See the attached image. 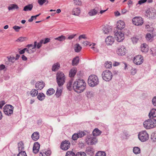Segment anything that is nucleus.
Returning a JSON list of instances; mask_svg holds the SVG:
<instances>
[{
    "instance_id": "nucleus-3",
    "label": "nucleus",
    "mask_w": 156,
    "mask_h": 156,
    "mask_svg": "<svg viewBox=\"0 0 156 156\" xmlns=\"http://www.w3.org/2000/svg\"><path fill=\"white\" fill-rule=\"evenodd\" d=\"M143 125L147 129L155 128L156 127V119L153 118L148 119L144 122Z\"/></svg>"
},
{
    "instance_id": "nucleus-51",
    "label": "nucleus",
    "mask_w": 156,
    "mask_h": 156,
    "mask_svg": "<svg viewBox=\"0 0 156 156\" xmlns=\"http://www.w3.org/2000/svg\"><path fill=\"white\" fill-rule=\"evenodd\" d=\"M22 27H20L17 26H15L13 27V28L16 31L18 32L19 31V30Z\"/></svg>"
},
{
    "instance_id": "nucleus-54",
    "label": "nucleus",
    "mask_w": 156,
    "mask_h": 156,
    "mask_svg": "<svg viewBox=\"0 0 156 156\" xmlns=\"http://www.w3.org/2000/svg\"><path fill=\"white\" fill-rule=\"evenodd\" d=\"M26 39V37H19L17 40H16V41H19L20 42L23 41L25 40V39Z\"/></svg>"
},
{
    "instance_id": "nucleus-13",
    "label": "nucleus",
    "mask_w": 156,
    "mask_h": 156,
    "mask_svg": "<svg viewBox=\"0 0 156 156\" xmlns=\"http://www.w3.org/2000/svg\"><path fill=\"white\" fill-rule=\"evenodd\" d=\"M18 146L19 151L20 152L17 154V156H27L26 152L25 151H22L24 148L23 144L22 143H19Z\"/></svg>"
},
{
    "instance_id": "nucleus-58",
    "label": "nucleus",
    "mask_w": 156,
    "mask_h": 156,
    "mask_svg": "<svg viewBox=\"0 0 156 156\" xmlns=\"http://www.w3.org/2000/svg\"><path fill=\"white\" fill-rule=\"evenodd\" d=\"M143 46L142 47L141 50L143 52H147V48L146 49V48L145 46L146 44H143Z\"/></svg>"
},
{
    "instance_id": "nucleus-49",
    "label": "nucleus",
    "mask_w": 156,
    "mask_h": 156,
    "mask_svg": "<svg viewBox=\"0 0 156 156\" xmlns=\"http://www.w3.org/2000/svg\"><path fill=\"white\" fill-rule=\"evenodd\" d=\"M86 154L83 152H77L75 156H86Z\"/></svg>"
},
{
    "instance_id": "nucleus-4",
    "label": "nucleus",
    "mask_w": 156,
    "mask_h": 156,
    "mask_svg": "<svg viewBox=\"0 0 156 156\" xmlns=\"http://www.w3.org/2000/svg\"><path fill=\"white\" fill-rule=\"evenodd\" d=\"M56 81L59 87L62 86L65 83V77L62 72L58 71L56 74Z\"/></svg>"
},
{
    "instance_id": "nucleus-56",
    "label": "nucleus",
    "mask_w": 156,
    "mask_h": 156,
    "mask_svg": "<svg viewBox=\"0 0 156 156\" xmlns=\"http://www.w3.org/2000/svg\"><path fill=\"white\" fill-rule=\"evenodd\" d=\"M47 0H38V3L40 5H42Z\"/></svg>"
},
{
    "instance_id": "nucleus-37",
    "label": "nucleus",
    "mask_w": 156,
    "mask_h": 156,
    "mask_svg": "<svg viewBox=\"0 0 156 156\" xmlns=\"http://www.w3.org/2000/svg\"><path fill=\"white\" fill-rule=\"evenodd\" d=\"M55 92V90L53 88H51L48 90L46 92L48 95H51L53 94Z\"/></svg>"
},
{
    "instance_id": "nucleus-23",
    "label": "nucleus",
    "mask_w": 156,
    "mask_h": 156,
    "mask_svg": "<svg viewBox=\"0 0 156 156\" xmlns=\"http://www.w3.org/2000/svg\"><path fill=\"white\" fill-rule=\"evenodd\" d=\"M31 137L34 141L37 140L39 137V133L37 132H34L32 135Z\"/></svg>"
},
{
    "instance_id": "nucleus-53",
    "label": "nucleus",
    "mask_w": 156,
    "mask_h": 156,
    "mask_svg": "<svg viewBox=\"0 0 156 156\" xmlns=\"http://www.w3.org/2000/svg\"><path fill=\"white\" fill-rule=\"evenodd\" d=\"M74 3L75 5H80L81 4L82 2L80 0H73Z\"/></svg>"
},
{
    "instance_id": "nucleus-34",
    "label": "nucleus",
    "mask_w": 156,
    "mask_h": 156,
    "mask_svg": "<svg viewBox=\"0 0 156 156\" xmlns=\"http://www.w3.org/2000/svg\"><path fill=\"white\" fill-rule=\"evenodd\" d=\"M80 12V9L79 8L74 9L73 11V15L78 16Z\"/></svg>"
},
{
    "instance_id": "nucleus-38",
    "label": "nucleus",
    "mask_w": 156,
    "mask_h": 156,
    "mask_svg": "<svg viewBox=\"0 0 156 156\" xmlns=\"http://www.w3.org/2000/svg\"><path fill=\"white\" fill-rule=\"evenodd\" d=\"M81 47L79 44H76L75 48V52H79L81 50Z\"/></svg>"
},
{
    "instance_id": "nucleus-16",
    "label": "nucleus",
    "mask_w": 156,
    "mask_h": 156,
    "mask_svg": "<svg viewBox=\"0 0 156 156\" xmlns=\"http://www.w3.org/2000/svg\"><path fill=\"white\" fill-rule=\"evenodd\" d=\"M45 86V83L42 81L37 82L35 84V87L38 90H41Z\"/></svg>"
},
{
    "instance_id": "nucleus-50",
    "label": "nucleus",
    "mask_w": 156,
    "mask_h": 156,
    "mask_svg": "<svg viewBox=\"0 0 156 156\" xmlns=\"http://www.w3.org/2000/svg\"><path fill=\"white\" fill-rule=\"evenodd\" d=\"M62 92V90L61 89H57L55 93V95L57 97H59L61 95Z\"/></svg>"
},
{
    "instance_id": "nucleus-1",
    "label": "nucleus",
    "mask_w": 156,
    "mask_h": 156,
    "mask_svg": "<svg viewBox=\"0 0 156 156\" xmlns=\"http://www.w3.org/2000/svg\"><path fill=\"white\" fill-rule=\"evenodd\" d=\"M74 90L78 93L83 92L86 88V83L83 79H76L73 85Z\"/></svg>"
},
{
    "instance_id": "nucleus-10",
    "label": "nucleus",
    "mask_w": 156,
    "mask_h": 156,
    "mask_svg": "<svg viewBox=\"0 0 156 156\" xmlns=\"http://www.w3.org/2000/svg\"><path fill=\"white\" fill-rule=\"evenodd\" d=\"M132 22L134 24L139 26L141 25L144 23L142 18L140 17H135L132 20Z\"/></svg>"
},
{
    "instance_id": "nucleus-31",
    "label": "nucleus",
    "mask_w": 156,
    "mask_h": 156,
    "mask_svg": "<svg viewBox=\"0 0 156 156\" xmlns=\"http://www.w3.org/2000/svg\"><path fill=\"white\" fill-rule=\"evenodd\" d=\"M19 8L18 6L16 4H11L8 7V9L9 11L14 9H18Z\"/></svg>"
},
{
    "instance_id": "nucleus-9",
    "label": "nucleus",
    "mask_w": 156,
    "mask_h": 156,
    "mask_svg": "<svg viewBox=\"0 0 156 156\" xmlns=\"http://www.w3.org/2000/svg\"><path fill=\"white\" fill-rule=\"evenodd\" d=\"M117 31L115 34V37L118 42H121L124 39V34L121 30H117Z\"/></svg>"
},
{
    "instance_id": "nucleus-22",
    "label": "nucleus",
    "mask_w": 156,
    "mask_h": 156,
    "mask_svg": "<svg viewBox=\"0 0 156 156\" xmlns=\"http://www.w3.org/2000/svg\"><path fill=\"white\" fill-rule=\"evenodd\" d=\"M77 72L76 69V68H73L69 71V75L70 77H73L76 75Z\"/></svg>"
},
{
    "instance_id": "nucleus-25",
    "label": "nucleus",
    "mask_w": 156,
    "mask_h": 156,
    "mask_svg": "<svg viewBox=\"0 0 156 156\" xmlns=\"http://www.w3.org/2000/svg\"><path fill=\"white\" fill-rule=\"evenodd\" d=\"M60 68V64L59 63L57 62L54 64L52 67V70L53 71H57Z\"/></svg>"
},
{
    "instance_id": "nucleus-5",
    "label": "nucleus",
    "mask_w": 156,
    "mask_h": 156,
    "mask_svg": "<svg viewBox=\"0 0 156 156\" xmlns=\"http://www.w3.org/2000/svg\"><path fill=\"white\" fill-rule=\"evenodd\" d=\"M101 75L103 79L106 81L111 80L112 77V72L108 70H106L103 71Z\"/></svg>"
},
{
    "instance_id": "nucleus-42",
    "label": "nucleus",
    "mask_w": 156,
    "mask_h": 156,
    "mask_svg": "<svg viewBox=\"0 0 156 156\" xmlns=\"http://www.w3.org/2000/svg\"><path fill=\"white\" fill-rule=\"evenodd\" d=\"M73 80L72 79L70 80L67 85V87L68 89L70 90L72 89V83Z\"/></svg>"
},
{
    "instance_id": "nucleus-15",
    "label": "nucleus",
    "mask_w": 156,
    "mask_h": 156,
    "mask_svg": "<svg viewBox=\"0 0 156 156\" xmlns=\"http://www.w3.org/2000/svg\"><path fill=\"white\" fill-rule=\"evenodd\" d=\"M126 49L124 46L119 47L116 50L117 53L119 55H124L126 54Z\"/></svg>"
},
{
    "instance_id": "nucleus-44",
    "label": "nucleus",
    "mask_w": 156,
    "mask_h": 156,
    "mask_svg": "<svg viewBox=\"0 0 156 156\" xmlns=\"http://www.w3.org/2000/svg\"><path fill=\"white\" fill-rule=\"evenodd\" d=\"M104 65L106 69H109L112 67V62H107L105 63Z\"/></svg>"
},
{
    "instance_id": "nucleus-2",
    "label": "nucleus",
    "mask_w": 156,
    "mask_h": 156,
    "mask_svg": "<svg viewBox=\"0 0 156 156\" xmlns=\"http://www.w3.org/2000/svg\"><path fill=\"white\" fill-rule=\"evenodd\" d=\"M88 83L89 86L93 87L99 84V80L98 77L95 75H91L88 79Z\"/></svg>"
},
{
    "instance_id": "nucleus-29",
    "label": "nucleus",
    "mask_w": 156,
    "mask_h": 156,
    "mask_svg": "<svg viewBox=\"0 0 156 156\" xmlns=\"http://www.w3.org/2000/svg\"><path fill=\"white\" fill-rule=\"evenodd\" d=\"M111 30V27L108 26L107 27H105L103 29V32L106 34H108Z\"/></svg>"
},
{
    "instance_id": "nucleus-47",
    "label": "nucleus",
    "mask_w": 156,
    "mask_h": 156,
    "mask_svg": "<svg viewBox=\"0 0 156 156\" xmlns=\"http://www.w3.org/2000/svg\"><path fill=\"white\" fill-rule=\"evenodd\" d=\"M75 154L73 152L71 151H68L66 154V156H75Z\"/></svg>"
},
{
    "instance_id": "nucleus-46",
    "label": "nucleus",
    "mask_w": 156,
    "mask_h": 156,
    "mask_svg": "<svg viewBox=\"0 0 156 156\" xmlns=\"http://www.w3.org/2000/svg\"><path fill=\"white\" fill-rule=\"evenodd\" d=\"M77 134L79 138H81L86 135L85 132L82 131L79 132Z\"/></svg>"
},
{
    "instance_id": "nucleus-62",
    "label": "nucleus",
    "mask_w": 156,
    "mask_h": 156,
    "mask_svg": "<svg viewBox=\"0 0 156 156\" xmlns=\"http://www.w3.org/2000/svg\"><path fill=\"white\" fill-rule=\"evenodd\" d=\"M147 0H140L138 1V3L136 4V5H137L138 4L141 5L142 4L146 2Z\"/></svg>"
},
{
    "instance_id": "nucleus-20",
    "label": "nucleus",
    "mask_w": 156,
    "mask_h": 156,
    "mask_svg": "<svg viewBox=\"0 0 156 156\" xmlns=\"http://www.w3.org/2000/svg\"><path fill=\"white\" fill-rule=\"evenodd\" d=\"M43 44V39L41 40L37 44V42L35 41L34 43L33 48H32V49L35 48L36 47L37 49H39L42 46Z\"/></svg>"
},
{
    "instance_id": "nucleus-18",
    "label": "nucleus",
    "mask_w": 156,
    "mask_h": 156,
    "mask_svg": "<svg viewBox=\"0 0 156 156\" xmlns=\"http://www.w3.org/2000/svg\"><path fill=\"white\" fill-rule=\"evenodd\" d=\"M125 27L124 23L122 21L120 20L117 23L116 28V30H121L123 29Z\"/></svg>"
},
{
    "instance_id": "nucleus-57",
    "label": "nucleus",
    "mask_w": 156,
    "mask_h": 156,
    "mask_svg": "<svg viewBox=\"0 0 156 156\" xmlns=\"http://www.w3.org/2000/svg\"><path fill=\"white\" fill-rule=\"evenodd\" d=\"M152 37L151 34H147L146 36V39L148 40H150Z\"/></svg>"
},
{
    "instance_id": "nucleus-45",
    "label": "nucleus",
    "mask_w": 156,
    "mask_h": 156,
    "mask_svg": "<svg viewBox=\"0 0 156 156\" xmlns=\"http://www.w3.org/2000/svg\"><path fill=\"white\" fill-rule=\"evenodd\" d=\"M96 156H106V153L103 151H98L96 153Z\"/></svg>"
},
{
    "instance_id": "nucleus-52",
    "label": "nucleus",
    "mask_w": 156,
    "mask_h": 156,
    "mask_svg": "<svg viewBox=\"0 0 156 156\" xmlns=\"http://www.w3.org/2000/svg\"><path fill=\"white\" fill-rule=\"evenodd\" d=\"M79 138L77 133H74L72 136V139L73 140H76L78 138Z\"/></svg>"
},
{
    "instance_id": "nucleus-28",
    "label": "nucleus",
    "mask_w": 156,
    "mask_h": 156,
    "mask_svg": "<svg viewBox=\"0 0 156 156\" xmlns=\"http://www.w3.org/2000/svg\"><path fill=\"white\" fill-rule=\"evenodd\" d=\"M96 8L91 10L88 12V14L90 16L95 15L98 12V10L96 9Z\"/></svg>"
},
{
    "instance_id": "nucleus-6",
    "label": "nucleus",
    "mask_w": 156,
    "mask_h": 156,
    "mask_svg": "<svg viewBox=\"0 0 156 156\" xmlns=\"http://www.w3.org/2000/svg\"><path fill=\"white\" fill-rule=\"evenodd\" d=\"M86 142L88 145L95 144L97 142V139L92 135H88L85 140Z\"/></svg>"
},
{
    "instance_id": "nucleus-41",
    "label": "nucleus",
    "mask_w": 156,
    "mask_h": 156,
    "mask_svg": "<svg viewBox=\"0 0 156 156\" xmlns=\"http://www.w3.org/2000/svg\"><path fill=\"white\" fill-rule=\"evenodd\" d=\"M133 153L135 154H137L140 153V148L138 147H135L133 149Z\"/></svg>"
},
{
    "instance_id": "nucleus-19",
    "label": "nucleus",
    "mask_w": 156,
    "mask_h": 156,
    "mask_svg": "<svg viewBox=\"0 0 156 156\" xmlns=\"http://www.w3.org/2000/svg\"><path fill=\"white\" fill-rule=\"evenodd\" d=\"M40 147V145L38 142L35 143L33 148V152L35 154L37 153L39 151Z\"/></svg>"
},
{
    "instance_id": "nucleus-12",
    "label": "nucleus",
    "mask_w": 156,
    "mask_h": 156,
    "mask_svg": "<svg viewBox=\"0 0 156 156\" xmlns=\"http://www.w3.org/2000/svg\"><path fill=\"white\" fill-rule=\"evenodd\" d=\"M143 58L141 55H137L133 58V62L136 65L141 64L143 61Z\"/></svg>"
},
{
    "instance_id": "nucleus-21",
    "label": "nucleus",
    "mask_w": 156,
    "mask_h": 156,
    "mask_svg": "<svg viewBox=\"0 0 156 156\" xmlns=\"http://www.w3.org/2000/svg\"><path fill=\"white\" fill-rule=\"evenodd\" d=\"M149 118L152 119L156 117V109L153 108L151 109L148 115Z\"/></svg>"
},
{
    "instance_id": "nucleus-7",
    "label": "nucleus",
    "mask_w": 156,
    "mask_h": 156,
    "mask_svg": "<svg viewBox=\"0 0 156 156\" xmlns=\"http://www.w3.org/2000/svg\"><path fill=\"white\" fill-rule=\"evenodd\" d=\"M14 107L11 105H6L3 108L5 114L8 116H10L13 113Z\"/></svg>"
},
{
    "instance_id": "nucleus-36",
    "label": "nucleus",
    "mask_w": 156,
    "mask_h": 156,
    "mask_svg": "<svg viewBox=\"0 0 156 156\" xmlns=\"http://www.w3.org/2000/svg\"><path fill=\"white\" fill-rule=\"evenodd\" d=\"M151 139L153 142H156V131L151 134Z\"/></svg>"
},
{
    "instance_id": "nucleus-27",
    "label": "nucleus",
    "mask_w": 156,
    "mask_h": 156,
    "mask_svg": "<svg viewBox=\"0 0 156 156\" xmlns=\"http://www.w3.org/2000/svg\"><path fill=\"white\" fill-rule=\"evenodd\" d=\"M79 58L78 56H76L73 58L72 61V65L73 66H76L79 63Z\"/></svg>"
},
{
    "instance_id": "nucleus-30",
    "label": "nucleus",
    "mask_w": 156,
    "mask_h": 156,
    "mask_svg": "<svg viewBox=\"0 0 156 156\" xmlns=\"http://www.w3.org/2000/svg\"><path fill=\"white\" fill-rule=\"evenodd\" d=\"M33 7V5L32 4H30L27 5L24 7L23 10L25 11H31Z\"/></svg>"
},
{
    "instance_id": "nucleus-33",
    "label": "nucleus",
    "mask_w": 156,
    "mask_h": 156,
    "mask_svg": "<svg viewBox=\"0 0 156 156\" xmlns=\"http://www.w3.org/2000/svg\"><path fill=\"white\" fill-rule=\"evenodd\" d=\"M37 95V99L41 101H43L45 98V95L42 93H39Z\"/></svg>"
},
{
    "instance_id": "nucleus-48",
    "label": "nucleus",
    "mask_w": 156,
    "mask_h": 156,
    "mask_svg": "<svg viewBox=\"0 0 156 156\" xmlns=\"http://www.w3.org/2000/svg\"><path fill=\"white\" fill-rule=\"evenodd\" d=\"M93 94V93L92 91L87 90L86 91V95L87 97L92 96Z\"/></svg>"
},
{
    "instance_id": "nucleus-61",
    "label": "nucleus",
    "mask_w": 156,
    "mask_h": 156,
    "mask_svg": "<svg viewBox=\"0 0 156 156\" xmlns=\"http://www.w3.org/2000/svg\"><path fill=\"white\" fill-rule=\"evenodd\" d=\"M132 41L133 43H136L138 41V39L135 37H133L132 38Z\"/></svg>"
},
{
    "instance_id": "nucleus-55",
    "label": "nucleus",
    "mask_w": 156,
    "mask_h": 156,
    "mask_svg": "<svg viewBox=\"0 0 156 156\" xmlns=\"http://www.w3.org/2000/svg\"><path fill=\"white\" fill-rule=\"evenodd\" d=\"M50 39L49 38H45V40L43 39V43L44 44H45L50 41Z\"/></svg>"
},
{
    "instance_id": "nucleus-63",
    "label": "nucleus",
    "mask_w": 156,
    "mask_h": 156,
    "mask_svg": "<svg viewBox=\"0 0 156 156\" xmlns=\"http://www.w3.org/2000/svg\"><path fill=\"white\" fill-rule=\"evenodd\" d=\"M81 38H83L84 39H87V37L85 36V34H82L80 35L79 37V40H80Z\"/></svg>"
},
{
    "instance_id": "nucleus-32",
    "label": "nucleus",
    "mask_w": 156,
    "mask_h": 156,
    "mask_svg": "<svg viewBox=\"0 0 156 156\" xmlns=\"http://www.w3.org/2000/svg\"><path fill=\"white\" fill-rule=\"evenodd\" d=\"M101 133V131L98 128L95 129L93 132V136H94L99 135Z\"/></svg>"
},
{
    "instance_id": "nucleus-11",
    "label": "nucleus",
    "mask_w": 156,
    "mask_h": 156,
    "mask_svg": "<svg viewBox=\"0 0 156 156\" xmlns=\"http://www.w3.org/2000/svg\"><path fill=\"white\" fill-rule=\"evenodd\" d=\"M146 15L147 17L153 18L156 16L155 10L153 8L148 9L146 11Z\"/></svg>"
},
{
    "instance_id": "nucleus-60",
    "label": "nucleus",
    "mask_w": 156,
    "mask_h": 156,
    "mask_svg": "<svg viewBox=\"0 0 156 156\" xmlns=\"http://www.w3.org/2000/svg\"><path fill=\"white\" fill-rule=\"evenodd\" d=\"M137 70L136 69H132L131 70V74L132 75H134L136 73Z\"/></svg>"
},
{
    "instance_id": "nucleus-59",
    "label": "nucleus",
    "mask_w": 156,
    "mask_h": 156,
    "mask_svg": "<svg viewBox=\"0 0 156 156\" xmlns=\"http://www.w3.org/2000/svg\"><path fill=\"white\" fill-rule=\"evenodd\" d=\"M152 101L153 105L154 106H156V96L153 98Z\"/></svg>"
},
{
    "instance_id": "nucleus-8",
    "label": "nucleus",
    "mask_w": 156,
    "mask_h": 156,
    "mask_svg": "<svg viewBox=\"0 0 156 156\" xmlns=\"http://www.w3.org/2000/svg\"><path fill=\"white\" fill-rule=\"evenodd\" d=\"M138 138L142 142H145L147 140L149 137V136L145 131L140 132L138 135Z\"/></svg>"
},
{
    "instance_id": "nucleus-64",
    "label": "nucleus",
    "mask_w": 156,
    "mask_h": 156,
    "mask_svg": "<svg viewBox=\"0 0 156 156\" xmlns=\"http://www.w3.org/2000/svg\"><path fill=\"white\" fill-rule=\"evenodd\" d=\"M5 101H2L0 102V108H1L2 106L5 104Z\"/></svg>"
},
{
    "instance_id": "nucleus-26",
    "label": "nucleus",
    "mask_w": 156,
    "mask_h": 156,
    "mask_svg": "<svg viewBox=\"0 0 156 156\" xmlns=\"http://www.w3.org/2000/svg\"><path fill=\"white\" fill-rule=\"evenodd\" d=\"M120 65L124 67V69L125 70L126 69L127 66V64L124 62H115V63L113 64V66H118Z\"/></svg>"
},
{
    "instance_id": "nucleus-40",
    "label": "nucleus",
    "mask_w": 156,
    "mask_h": 156,
    "mask_svg": "<svg viewBox=\"0 0 156 156\" xmlns=\"http://www.w3.org/2000/svg\"><path fill=\"white\" fill-rule=\"evenodd\" d=\"M66 39V37L65 36L63 35H61V36L55 38V40H57L60 41H64Z\"/></svg>"
},
{
    "instance_id": "nucleus-35",
    "label": "nucleus",
    "mask_w": 156,
    "mask_h": 156,
    "mask_svg": "<svg viewBox=\"0 0 156 156\" xmlns=\"http://www.w3.org/2000/svg\"><path fill=\"white\" fill-rule=\"evenodd\" d=\"M93 148L90 147H87L86 148V149L85 151V152L87 154H91L93 153Z\"/></svg>"
},
{
    "instance_id": "nucleus-17",
    "label": "nucleus",
    "mask_w": 156,
    "mask_h": 156,
    "mask_svg": "<svg viewBox=\"0 0 156 156\" xmlns=\"http://www.w3.org/2000/svg\"><path fill=\"white\" fill-rule=\"evenodd\" d=\"M114 42V39L113 37L111 36H108L105 39V42L106 44L108 45H111Z\"/></svg>"
},
{
    "instance_id": "nucleus-14",
    "label": "nucleus",
    "mask_w": 156,
    "mask_h": 156,
    "mask_svg": "<svg viewBox=\"0 0 156 156\" xmlns=\"http://www.w3.org/2000/svg\"><path fill=\"white\" fill-rule=\"evenodd\" d=\"M70 143L69 140L62 141L61 144V148L64 150H67L69 147Z\"/></svg>"
},
{
    "instance_id": "nucleus-24",
    "label": "nucleus",
    "mask_w": 156,
    "mask_h": 156,
    "mask_svg": "<svg viewBox=\"0 0 156 156\" xmlns=\"http://www.w3.org/2000/svg\"><path fill=\"white\" fill-rule=\"evenodd\" d=\"M51 153V151L50 150H48L45 152L42 150L40 152L39 155L40 156H48L50 155Z\"/></svg>"
},
{
    "instance_id": "nucleus-43",
    "label": "nucleus",
    "mask_w": 156,
    "mask_h": 156,
    "mask_svg": "<svg viewBox=\"0 0 156 156\" xmlns=\"http://www.w3.org/2000/svg\"><path fill=\"white\" fill-rule=\"evenodd\" d=\"M7 60L12 63H13L16 60L15 58L13 56H8L7 57Z\"/></svg>"
},
{
    "instance_id": "nucleus-39",
    "label": "nucleus",
    "mask_w": 156,
    "mask_h": 156,
    "mask_svg": "<svg viewBox=\"0 0 156 156\" xmlns=\"http://www.w3.org/2000/svg\"><path fill=\"white\" fill-rule=\"evenodd\" d=\"M37 90H36L35 89H32L30 92L31 95L32 97H35L38 94V91Z\"/></svg>"
}]
</instances>
